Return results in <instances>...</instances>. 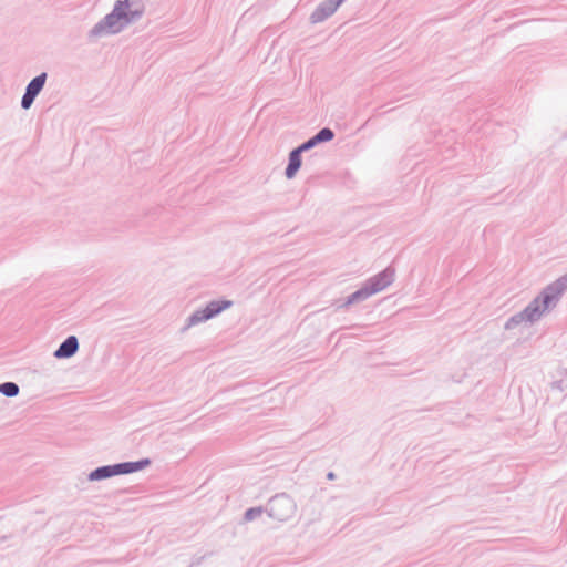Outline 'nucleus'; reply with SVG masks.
I'll use <instances>...</instances> for the list:
<instances>
[{"label": "nucleus", "instance_id": "nucleus-1", "mask_svg": "<svg viewBox=\"0 0 567 567\" xmlns=\"http://www.w3.org/2000/svg\"><path fill=\"white\" fill-rule=\"evenodd\" d=\"M392 279H393V275L391 272H383V274L379 275L367 287L354 292L349 298L348 303H351L359 299L368 298L369 296L383 290L385 287H388L390 285Z\"/></svg>", "mask_w": 567, "mask_h": 567}, {"label": "nucleus", "instance_id": "nucleus-2", "mask_svg": "<svg viewBox=\"0 0 567 567\" xmlns=\"http://www.w3.org/2000/svg\"><path fill=\"white\" fill-rule=\"evenodd\" d=\"M130 22V19L126 14H123L120 12V10L116 8L111 14H109L105 20L96 27L94 32L96 34H103V33H116L122 28Z\"/></svg>", "mask_w": 567, "mask_h": 567}, {"label": "nucleus", "instance_id": "nucleus-3", "mask_svg": "<svg viewBox=\"0 0 567 567\" xmlns=\"http://www.w3.org/2000/svg\"><path fill=\"white\" fill-rule=\"evenodd\" d=\"M138 468H140V466L137 463H123V464H117L114 466H103V467L96 468L94 472H92L90 474V478L91 480H102V478L111 477V476L117 475V474L131 473Z\"/></svg>", "mask_w": 567, "mask_h": 567}, {"label": "nucleus", "instance_id": "nucleus-4", "mask_svg": "<svg viewBox=\"0 0 567 567\" xmlns=\"http://www.w3.org/2000/svg\"><path fill=\"white\" fill-rule=\"evenodd\" d=\"M230 306V301H213L208 303L207 307L202 311L194 313L189 318V324H196L198 322L208 320L214 316L218 315L219 312H221L223 310L229 308Z\"/></svg>", "mask_w": 567, "mask_h": 567}, {"label": "nucleus", "instance_id": "nucleus-5", "mask_svg": "<svg viewBox=\"0 0 567 567\" xmlns=\"http://www.w3.org/2000/svg\"><path fill=\"white\" fill-rule=\"evenodd\" d=\"M47 74L42 73L34 78L28 85L27 91L22 97L21 105L23 109H29L33 103L35 96L43 89L45 83Z\"/></svg>", "mask_w": 567, "mask_h": 567}, {"label": "nucleus", "instance_id": "nucleus-6", "mask_svg": "<svg viewBox=\"0 0 567 567\" xmlns=\"http://www.w3.org/2000/svg\"><path fill=\"white\" fill-rule=\"evenodd\" d=\"M553 301V297L549 295H545L542 300L536 299L532 306H529L525 313L529 320H534L538 317V313L548 309L549 305Z\"/></svg>", "mask_w": 567, "mask_h": 567}, {"label": "nucleus", "instance_id": "nucleus-7", "mask_svg": "<svg viewBox=\"0 0 567 567\" xmlns=\"http://www.w3.org/2000/svg\"><path fill=\"white\" fill-rule=\"evenodd\" d=\"M79 348L78 339L74 336L69 337L60 348L54 352L56 358L72 357Z\"/></svg>", "mask_w": 567, "mask_h": 567}, {"label": "nucleus", "instance_id": "nucleus-8", "mask_svg": "<svg viewBox=\"0 0 567 567\" xmlns=\"http://www.w3.org/2000/svg\"><path fill=\"white\" fill-rule=\"evenodd\" d=\"M301 166L300 150H295L289 155V164L286 169L288 178H292Z\"/></svg>", "mask_w": 567, "mask_h": 567}, {"label": "nucleus", "instance_id": "nucleus-9", "mask_svg": "<svg viewBox=\"0 0 567 567\" xmlns=\"http://www.w3.org/2000/svg\"><path fill=\"white\" fill-rule=\"evenodd\" d=\"M0 391L3 392L7 396H14L19 392V388L16 383L7 382L0 385Z\"/></svg>", "mask_w": 567, "mask_h": 567}, {"label": "nucleus", "instance_id": "nucleus-10", "mask_svg": "<svg viewBox=\"0 0 567 567\" xmlns=\"http://www.w3.org/2000/svg\"><path fill=\"white\" fill-rule=\"evenodd\" d=\"M333 138V132L329 128H322L317 135L316 141L320 142H327L331 141Z\"/></svg>", "mask_w": 567, "mask_h": 567}, {"label": "nucleus", "instance_id": "nucleus-11", "mask_svg": "<svg viewBox=\"0 0 567 567\" xmlns=\"http://www.w3.org/2000/svg\"><path fill=\"white\" fill-rule=\"evenodd\" d=\"M343 0H330L328 6H329V9H328V12L324 14V16H329L331 14L332 12L336 11V9L338 8V6L342 2Z\"/></svg>", "mask_w": 567, "mask_h": 567}, {"label": "nucleus", "instance_id": "nucleus-12", "mask_svg": "<svg viewBox=\"0 0 567 567\" xmlns=\"http://www.w3.org/2000/svg\"><path fill=\"white\" fill-rule=\"evenodd\" d=\"M317 143H319L318 141H316V136L312 137L311 140H309L307 143L302 144L300 147H298L297 150H300V152L305 151V150H308L310 147H312L313 145H316Z\"/></svg>", "mask_w": 567, "mask_h": 567}, {"label": "nucleus", "instance_id": "nucleus-13", "mask_svg": "<svg viewBox=\"0 0 567 567\" xmlns=\"http://www.w3.org/2000/svg\"><path fill=\"white\" fill-rule=\"evenodd\" d=\"M255 511L254 509H250L246 513V516L248 519H251L252 518V515H254Z\"/></svg>", "mask_w": 567, "mask_h": 567}, {"label": "nucleus", "instance_id": "nucleus-14", "mask_svg": "<svg viewBox=\"0 0 567 567\" xmlns=\"http://www.w3.org/2000/svg\"><path fill=\"white\" fill-rule=\"evenodd\" d=\"M321 10H322V9L318 10V11L316 12V16H319V14H320V12H321Z\"/></svg>", "mask_w": 567, "mask_h": 567}]
</instances>
